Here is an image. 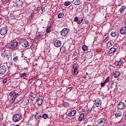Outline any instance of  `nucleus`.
Listing matches in <instances>:
<instances>
[{
	"label": "nucleus",
	"instance_id": "obj_1",
	"mask_svg": "<svg viewBox=\"0 0 126 126\" xmlns=\"http://www.w3.org/2000/svg\"><path fill=\"white\" fill-rule=\"evenodd\" d=\"M12 120L14 123H18L22 120V115L20 114H15L13 115Z\"/></svg>",
	"mask_w": 126,
	"mask_h": 126
},
{
	"label": "nucleus",
	"instance_id": "obj_2",
	"mask_svg": "<svg viewBox=\"0 0 126 126\" xmlns=\"http://www.w3.org/2000/svg\"><path fill=\"white\" fill-rule=\"evenodd\" d=\"M18 41H17V39H14L12 40L9 45V48L10 49H12V50H14L15 48H17V46H18Z\"/></svg>",
	"mask_w": 126,
	"mask_h": 126
},
{
	"label": "nucleus",
	"instance_id": "obj_3",
	"mask_svg": "<svg viewBox=\"0 0 126 126\" xmlns=\"http://www.w3.org/2000/svg\"><path fill=\"white\" fill-rule=\"evenodd\" d=\"M18 42L25 48H27V47H29V46H30V42H28L26 39H18Z\"/></svg>",
	"mask_w": 126,
	"mask_h": 126
},
{
	"label": "nucleus",
	"instance_id": "obj_4",
	"mask_svg": "<svg viewBox=\"0 0 126 126\" xmlns=\"http://www.w3.org/2000/svg\"><path fill=\"white\" fill-rule=\"evenodd\" d=\"M6 71H7V65H2L0 67V74H1V75H3V74H5Z\"/></svg>",
	"mask_w": 126,
	"mask_h": 126
},
{
	"label": "nucleus",
	"instance_id": "obj_5",
	"mask_svg": "<svg viewBox=\"0 0 126 126\" xmlns=\"http://www.w3.org/2000/svg\"><path fill=\"white\" fill-rule=\"evenodd\" d=\"M22 99V97L17 94V95H16L15 97L13 96L12 99L10 100L11 103H13L14 102H15L16 103H17V102H19L20 100Z\"/></svg>",
	"mask_w": 126,
	"mask_h": 126
},
{
	"label": "nucleus",
	"instance_id": "obj_6",
	"mask_svg": "<svg viewBox=\"0 0 126 126\" xmlns=\"http://www.w3.org/2000/svg\"><path fill=\"white\" fill-rule=\"evenodd\" d=\"M106 124V119L104 118H101L97 121L98 126H104Z\"/></svg>",
	"mask_w": 126,
	"mask_h": 126
},
{
	"label": "nucleus",
	"instance_id": "obj_7",
	"mask_svg": "<svg viewBox=\"0 0 126 126\" xmlns=\"http://www.w3.org/2000/svg\"><path fill=\"white\" fill-rule=\"evenodd\" d=\"M16 6L18 8H21L23 5V1L19 0L15 2Z\"/></svg>",
	"mask_w": 126,
	"mask_h": 126
},
{
	"label": "nucleus",
	"instance_id": "obj_8",
	"mask_svg": "<svg viewBox=\"0 0 126 126\" xmlns=\"http://www.w3.org/2000/svg\"><path fill=\"white\" fill-rule=\"evenodd\" d=\"M47 33H49L48 32H46L45 34L44 32H41L37 35V36L36 37V39H44V38H46V35L47 34Z\"/></svg>",
	"mask_w": 126,
	"mask_h": 126
},
{
	"label": "nucleus",
	"instance_id": "obj_9",
	"mask_svg": "<svg viewBox=\"0 0 126 126\" xmlns=\"http://www.w3.org/2000/svg\"><path fill=\"white\" fill-rule=\"evenodd\" d=\"M94 104L96 107H101L102 105V101L100 98H96L95 100Z\"/></svg>",
	"mask_w": 126,
	"mask_h": 126
},
{
	"label": "nucleus",
	"instance_id": "obj_10",
	"mask_svg": "<svg viewBox=\"0 0 126 126\" xmlns=\"http://www.w3.org/2000/svg\"><path fill=\"white\" fill-rule=\"evenodd\" d=\"M54 45L56 48H60L62 46V41L60 40H57L54 42Z\"/></svg>",
	"mask_w": 126,
	"mask_h": 126
},
{
	"label": "nucleus",
	"instance_id": "obj_11",
	"mask_svg": "<svg viewBox=\"0 0 126 126\" xmlns=\"http://www.w3.org/2000/svg\"><path fill=\"white\" fill-rule=\"evenodd\" d=\"M28 103H29V100H28V99H24L20 103V106L22 107H25V106H26Z\"/></svg>",
	"mask_w": 126,
	"mask_h": 126
},
{
	"label": "nucleus",
	"instance_id": "obj_12",
	"mask_svg": "<svg viewBox=\"0 0 126 126\" xmlns=\"http://www.w3.org/2000/svg\"><path fill=\"white\" fill-rule=\"evenodd\" d=\"M117 108L119 110H123L125 108V103L121 101L117 105Z\"/></svg>",
	"mask_w": 126,
	"mask_h": 126
},
{
	"label": "nucleus",
	"instance_id": "obj_13",
	"mask_svg": "<svg viewBox=\"0 0 126 126\" xmlns=\"http://www.w3.org/2000/svg\"><path fill=\"white\" fill-rule=\"evenodd\" d=\"M35 120H40V119H42V115L40 114L38 112H36L34 115Z\"/></svg>",
	"mask_w": 126,
	"mask_h": 126
},
{
	"label": "nucleus",
	"instance_id": "obj_14",
	"mask_svg": "<svg viewBox=\"0 0 126 126\" xmlns=\"http://www.w3.org/2000/svg\"><path fill=\"white\" fill-rule=\"evenodd\" d=\"M115 116L116 119H117V118H121V117L123 116V112L121 111H118L116 112Z\"/></svg>",
	"mask_w": 126,
	"mask_h": 126
},
{
	"label": "nucleus",
	"instance_id": "obj_15",
	"mask_svg": "<svg viewBox=\"0 0 126 126\" xmlns=\"http://www.w3.org/2000/svg\"><path fill=\"white\" fill-rule=\"evenodd\" d=\"M76 115V110H74L68 114V117H74Z\"/></svg>",
	"mask_w": 126,
	"mask_h": 126
},
{
	"label": "nucleus",
	"instance_id": "obj_16",
	"mask_svg": "<svg viewBox=\"0 0 126 126\" xmlns=\"http://www.w3.org/2000/svg\"><path fill=\"white\" fill-rule=\"evenodd\" d=\"M116 51H117V48L112 47L110 49L109 51H108L109 54L111 55L112 54H115L116 53Z\"/></svg>",
	"mask_w": 126,
	"mask_h": 126
},
{
	"label": "nucleus",
	"instance_id": "obj_17",
	"mask_svg": "<svg viewBox=\"0 0 126 126\" xmlns=\"http://www.w3.org/2000/svg\"><path fill=\"white\" fill-rule=\"evenodd\" d=\"M36 104L38 106H41L43 104V99L41 98H38L36 101Z\"/></svg>",
	"mask_w": 126,
	"mask_h": 126
},
{
	"label": "nucleus",
	"instance_id": "obj_18",
	"mask_svg": "<svg viewBox=\"0 0 126 126\" xmlns=\"http://www.w3.org/2000/svg\"><path fill=\"white\" fill-rule=\"evenodd\" d=\"M114 75L115 78H118V77H120V76L121 75V72L119 71H116L114 73Z\"/></svg>",
	"mask_w": 126,
	"mask_h": 126
},
{
	"label": "nucleus",
	"instance_id": "obj_19",
	"mask_svg": "<svg viewBox=\"0 0 126 126\" xmlns=\"http://www.w3.org/2000/svg\"><path fill=\"white\" fill-rule=\"evenodd\" d=\"M78 22H77V24H81L82 21H83V17L82 16H79L78 17Z\"/></svg>",
	"mask_w": 126,
	"mask_h": 126
},
{
	"label": "nucleus",
	"instance_id": "obj_20",
	"mask_svg": "<svg viewBox=\"0 0 126 126\" xmlns=\"http://www.w3.org/2000/svg\"><path fill=\"white\" fill-rule=\"evenodd\" d=\"M84 113H81L78 119L79 122H82L84 120Z\"/></svg>",
	"mask_w": 126,
	"mask_h": 126
},
{
	"label": "nucleus",
	"instance_id": "obj_21",
	"mask_svg": "<svg viewBox=\"0 0 126 126\" xmlns=\"http://www.w3.org/2000/svg\"><path fill=\"white\" fill-rule=\"evenodd\" d=\"M18 93L15 92H10L9 94V96H11V97H15L16 95H17Z\"/></svg>",
	"mask_w": 126,
	"mask_h": 126
},
{
	"label": "nucleus",
	"instance_id": "obj_22",
	"mask_svg": "<svg viewBox=\"0 0 126 126\" xmlns=\"http://www.w3.org/2000/svg\"><path fill=\"white\" fill-rule=\"evenodd\" d=\"M114 45V41L113 40H110L107 42V46L109 48V47H112Z\"/></svg>",
	"mask_w": 126,
	"mask_h": 126
},
{
	"label": "nucleus",
	"instance_id": "obj_23",
	"mask_svg": "<svg viewBox=\"0 0 126 126\" xmlns=\"http://www.w3.org/2000/svg\"><path fill=\"white\" fill-rule=\"evenodd\" d=\"M126 6L125 5L122 6L119 9L120 12H121V13H123L125 12V10H126Z\"/></svg>",
	"mask_w": 126,
	"mask_h": 126
},
{
	"label": "nucleus",
	"instance_id": "obj_24",
	"mask_svg": "<svg viewBox=\"0 0 126 126\" xmlns=\"http://www.w3.org/2000/svg\"><path fill=\"white\" fill-rule=\"evenodd\" d=\"M123 63H124L123 60H120L119 62H117L115 63V64L116 66H121L122 64H123Z\"/></svg>",
	"mask_w": 126,
	"mask_h": 126
},
{
	"label": "nucleus",
	"instance_id": "obj_25",
	"mask_svg": "<svg viewBox=\"0 0 126 126\" xmlns=\"http://www.w3.org/2000/svg\"><path fill=\"white\" fill-rule=\"evenodd\" d=\"M72 68L74 69H78V64L77 63H75L73 64Z\"/></svg>",
	"mask_w": 126,
	"mask_h": 126
},
{
	"label": "nucleus",
	"instance_id": "obj_26",
	"mask_svg": "<svg viewBox=\"0 0 126 126\" xmlns=\"http://www.w3.org/2000/svg\"><path fill=\"white\" fill-rule=\"evenodd\" d=\"M89 9V7H88V5H86L84 6V10L86 13L88 12Z\"/></svg>",
	"mask_w": 126,
	"mask_h": 126
},
{
	"label": "nucleus",
	"instance_id": "obj_27",
	"mask_svg": "<svg viewBox=\"0 0 126 126\" xmlns=\"http://www.w3.org/2000/svg\"><path fill=\"white\" fill-rule=\"evenodd\" d=\"M20 78H22V77H25L27 76V73H21L19 74Z\"/></svg>",
	"mask_w": 126,
	"mask_h": 126
},
{
	"label": "nucleus",
	"instance_id": "obj_28",
	"mask_svg": "<svg viewBox=\"0 0 126 126\" xmlns=\"http://www.w3.org/2000/svg\"><path fill=\"white\" fill-rule=\"evenodd\" d=\"M119 32H111V33H110L111 36H112V37H116L117 36V35H118Z\"/></svg>",
	"mask_w": 126,
	"mask_h": 126
},
{
	"label": "nucleus",
	"instance_id": "obj_29",
	"mask_svg": "<svg viewBox=\"0 0 126 126\" xmlns=\"http://www.w3.org/2000/svg\"><path fill=\"white\" fill-rule=\"evenodd\" d=\"M80 3H81V2H80V0H76L74 2V4L75 5H80Z\"/></svg>",
	"mask_w": 126,
	"mask_h": 126
},
{
	"label": "nucleus",
	"instance_id": "obj_30",
	"mask_svg": "<svg viewBox=\"0 0 126 126\" xmlns=\"http://www.w3.org/2000/svg\"><path fill=\"white\" fill-rule=\"evenodd\" d=\"M0 32H7V28L5 27L2 28L0 29Z\"/></svg>",
	"mask_w": 126,
	"mask_h": 126
},
{
	"label": "nucleus",
	"instance_id": "obj_31",
	"mask_svg": "<svg viewBox=\"0 0 126 126\" xmlns=\"http://www.w3.org/2000/svg\"><path fill=\"white\" fill-rule=\"evenodd\" d=\"M63 16H64V14H63V13H60L58 15V18H63Z\"/></svg>",
	"mask_w": 126,
	"mask_h": 126
},
{
	"label": "nucleus",
	"instance_id": "obj_32",
	"mask_svg": "<svg viewBox=\"0 0 126 126\" xmlns=\"http://www.w3.org/2000/svg\"><path fill=\"white\" fill-rule=\"evenodd\" d=\"M120 32H126V27L121 28Z\"/></svg>",
	"mask_w": 126,
	"mask_h": 126
},
{
	"label": "nucleus",
	"instance_id": "obj_33",
	"mask_svg": "<svg viewBox=\"0 0 126 126\" xmlns=\"http://www.w3.org/2000/svg\"><path fill=\"white\" fill-rule=\"evenodd\" d=\"M71 3L70 1H66L64 2V5L65 6H68V5H70Z\"/></svg>",
	"mask_w": 126,
	"mask_h": 126
},
{
	"label": "nucleus",
	"instance_id": "obj_34",
	"mask_svg": "<svg viewBox=\"0 0 126 126\" xmlns=\"http://www.w3.org/2000/svg\"><path fill=\"white\" fill-rule=\"evenodd\" d=\"M70 30L67 28L63 29L62 31H61V32H69Z\"/></svg>",
	"mask_w": 126,
	"mask_h": 126
},
{
	"label": "nucleus",
	"instance_id": "obj_35",
	"mask_svg": "<svg viewBox=\"0 0 126 126\" xmlns=\"http://www.w3.org/2000/svg\"><path fill=\"white\" fill-rule=\"evenodd\" d=\"M42 118H43V119H44V120H47V119H48V114H44L42 115Z\"/></svg>",
	"mask_w": 126,
	"mask_h": 126
},
{
	"label": "nucleus",
	"instance_id": "obj_36",
	"mask_svg": "<svg viewBox=\"0 0 126 126\" xmlns=\"http://www.w3.org/2000/svg\"><path fill=\"white\" fill-rule=\"evenodd\" d=\"M61 34L62 36L64 37V36H66V35H67V32H61Z\"/></svg>",
	"mask_w": 126,
	"mask_h": 126
},
{
	"label": "nucleus",
	"instance_id": "obj_37",
	"mask_svg": "<svg viewBox=\"0 0 126 126\" xmlns=\"http://www.w3.org/2000/svg\"><path fill=\"white\" fill-rule=\"evenodd\" d=\"M88 47H87V46L86 45H83L82 46V49L83 51H87V49H88Z\"/></svg>",
	"mask_w": 126,
	"mask_h": 126
},
{
	"label": "nucleus",
	"instance_id": "obj_38",
	"mask_svg": "<svg viewBox=\"0 0 126 126\" xmlns=\"http://www.w3.org/2000/svg\"><path fill=\"white\" fill-rule=\"evenodd\" d=\"M13 62L16 63L18 61V56H16L13 59Z\"/></svg>",
	"mask_w": 126,
	"mask_h": 126
},
{
	"label": "nucleus",
	"instance_id": "obj_39",
	"mask_svg": "<svg viewBox=\"0 0 126 126\" xmlns=\"http://www.w3.org/2000/svg\"><path fill=\"white\" fill-rule=\"evenodd\" d=\"M1 56L2 57V58H3V59H5V58H7V55L5 54V53H3L1 54Z\"/></svg>",
	"mask_w": 126,
	"mask_h": 126
},
{
	"label": "nucleus",
	"instance_id": "obj_40",
	"mask_svg": "<svg viewBox=\"0 0 126 126\" xmlns=\"http://www.w3.org/2000/svg\"><path fill=\"white\" fill-rule=\"evenodd\" d=\"M110 81V77H107V78L105 80L104 82L105 83H108Z\"/></svg>",
	"mask_w": 126,
	"mask_h": 126
},
{
	"label": "nucleus",
	"instance_id": "obj_41",
	"mask_svg": "<svg viewBox=\"0 0 126 126\" xmlns=\"http://www.w3.org/2000/svg\"><path fill=\"white\" fill-rule=\"evenodd\" d=\"M40 10L42 11V12H45V7L41 6L40 8Z\"/></svg>",
	"mask_w": 126,
	"mask_h": 126
},
{
	"label": "nucleus",
	"instance_id": "obj_42",
	"mask_svg": "<svg viewBox=\"0 0 126 126\" xmlns=\"http://www.w3.org/2000/svg\"><path fill=\"white\" fill-rule=\"evenodd\" d=\"M46 32H51V26H48L47 28Z\"/></svg>",
	"mask_w": 126,
	"mask_h": 126
},
{
	"label": "nucleus",
	"instance_id": "obj_43",
	"mask_svg": "<svg viewBox=\"0 0 126 126\" xmlns=\"http://www.w3.org/2000/svg\"><path fill=\"white\" fill-rule=\"evenodd\" d=\"M7 33V32H0V34L1 35V36H5Z\"/></svg>",
	"mask_w": 126,
	"mask_h": 126
},
{
	"label": "nucleus",
	"instance_id": "obj_44",
	"mask_svg": "<svg viewBox=\"0 0 126 126\" xmlns=\"http://www.w3.org/2000/svg\"><path fill=\"white\" fill-rule=\"evenodd\" d=\"M63 105L64 107H67V106H68V105H69V104L66 102H63Z\"/></svg>",
	"mask_w": 126,
	"mask_h": 126
},
{
	"label": "nucleus",
	"instance_id": "obj_45",
	"mask_svg": "<svg viewBox=\"0 0 126 126\" xmlns=\"http://www.w3.org/2000/svg\"><path fill=\"white\" fill-rule=\"evenodd\" d=\"M77 69H74V74L75 75H77V74H78V71H77Z\"/></svg>",
	"mask_w": 126,
	"mask_h": 126
},
{
	"label": "nucleus",
	"instance_id": "obj_46",
	"mask_svg": "<svg viewBox=\"0 0 126 126\" xmlns=\"http://www.w3.org/2000/svg\"><path fill=\"white\" fill-rule=\"evenodd\" d=\"M74 22H78V17H75L74 19Z\"/></svg>",
	"mask_w": 126,
	"mask_h": 126
},
{
	"label": "nucleus",
	"instance_id": "obj_47",
	"mask_svg": "<svg viewBox=\"0 0 126 126\" xmlns=\"http://www.w3.org/2000/svg\"><path fill=\"white\" fill-rule=\"evenodd\" d=\"M7 78H4L3 81V84H5V83H6V82H7Z\"/></svg>",
	"mask_w": 126,
	"mask_h": 126
},
{
	"label": "nucleus",
	"instance_id": "obj_48",
	"mask_svg": "<svg viewBox=\"0 0 126 126\" xmlns=\"http://www.w3.org/2000/svg\"><path fill=\"white\" fill-rule=\"evenodd\" d=\"M32 97V98H36V97H37V95H36V94H32V95H31Z\"/></svg>",
	"mask_w": 126,
	"mask_h": 126
},
{
	"label": "nucleus",
	"instance_id": "obj_49",
	"mask_svg": "<svg viewBox=\"0 0 126 126\" xmlns=\"http://www.w3.org/2000/svg\"><path fill=\"white\" fill-rule=\"evenodd\" d=\"M105 84H106L105 82H104L103 83H101V87H104V86H105Z\"/></svg>",
	"mask_w": 126,
	"mask_h": 126
},
{
	"label": "nucleus",
	"instance_id": "obj_50",
	"mask_svg": "<svg viewBox=\"0 0 126 126\" xmlns=\"http://www.w3.org/2000/svg\"><path fill=\"white\" fill-rule=\"evenodd\" d=\"M91 111H93L92 108H89L88 109V112H89V113H91Z\"/></svg>",
	"mask_w": 126,
	"mask_h": 126
},
{
	"label": "nucleus",
	"instance_id": "obj_51",
	"mask_svg": "<svg viewBox=\"0 0 126 126\" xmlns=\"http://www.w3.org/2000/svg\"><path fill=\"white\" fill-rule=\"evenodd\" d=\"M89 23H90L89 20H86L85 23V24H87V25H88V24H89Z\"/></svg>",
	"mask_w": 126,
	"mask_h": 126
},
{
	"label": "nucleus",
	"instance_id": "obj_52",
	"mask_svg": "<svg viewBox=\"0 0 126 126\" xmlns=\"http://www.w3.org/2000/svg\"><path fill=\"white\" fill-rule=\"evenodd\" d=\"M74 57H77V52H75L73 53Z\"/></svg>",
	"mask_w": 126,
	"mask_h": 126
},
{
	"label": "nucleus",
	"instance_id": "obj_53",
	"mask_svg": "<svg viewBox=\"0 0 126 126\" xmlns=\"http://www.w3.org/2000/svg\"><path fill=\"white\" fill-rule=\"evenodd\" d=\"M120 34H122V35H126V32H120Z\"/></svg>",
	"mask_w": 126,
	"mask_h": 126
},
{
	"label": "nucleus",
	"instance_id": "obj_54",
	"mask_svg": "<svg viewBox=\"0 0 126 126\" xmlns=\"http://www.w3.org/2000/svg\"><path fill=\"white\" fill-rule=\"evenodd\" d=\"M60 51H64V50L63 49V47H62V48H60Z\"/></svg>",
	"mask_w": 126,
	"mask_h": 126
},
{
	"label": "nucleus",
	"instance_id": "obj_55",
	"mask_svg": "<svg viewBox=\"0 0 126 126\" xmlns=\"http://www.w3.org/2000/svg\"><path fill=\"white\" fill-rule=\"evenodd\" d=\"M114 81H111L110 84H111V85H113V84H114Z\"/></svg>",
	"mask_w": 126,
	"mask_h": 126
},
{
	"label": "nucleus",
	"instance_id": "obj_56",
	"mask_svg": "<svg viewBox=\"0 0 126 126\" xmlns=\"http://www.w3.org/2000/svg\"><path fill=\"white\" fill-rule=\"evenodd\" d=\"M32 30H34V29H37V27L35 26L34 27H32Z\"/></svg>",
	"mask_w": 126,
	"mask_h": 126
},
{
	"label": "nucleus",
	"instance_id": "obj_57",
	"mask_svg": "<svg viewBox=\"0 0 126 126\" xmlns=\"http://www.w3.org/2000/svg\"><path fill=\"white\" fill-rule=\"evenodd\" d=\"M10 126H19V125H17L15 126V125L12 124Z\"/></svg>",
	"mask_w": 126,
	"mask_h": 126
},
{
	"label": "nucleus",
	"instance_id": "obj_58",
	"mask_svg": "<svg viewBox=\"0 0 126 126\" xmlns=\"http://www.w3.org/2000/svg\"><path fill=\"white\" fill-rule=\"evenodd\" d=\"M27 63H29V60H26V61Z\"/></svg>",
	"mask_w": 126,
	"mask_h": 126
},
{
	"label": "nucleus",
	"instance_id": "obj_59",
	"mask_svg": "<svg viewBox=\"0 0 126 126\" xmlns=\"http://www.w3.org/2000/svg\"><path fill=\"white\" fill-rule=\"evenodd\" d=\"M34 99H35V98H34L32 97V99H31L32 101H34Z\"/></svg>",
	"mask_w": 126,
	"mask_h": 126
},
{
	"label": "nucleus",
	"instance_id": "obj_60",
	"mask_svg": "<svg viewBox=\"0 0 126 126\" xmlns=\"http://www.w3.org/2000/svg\"><path fill=\"white\" fill-rule=\"evenodd\" d=\"M110 88H113V85H111V86H110Z\"/></svg>",
	"mask_w": 126,
	"mask_h": 126
},
{
	"label": "nucleus",
	"instance_id": "obj_61",
	"mask_svg": "<svg viewBox=\"0 0 126 126\" xmlns=\"http://www.w3.org/2000/svg\"><path fill=\"white\" fill-rule=\"evenodd\" d=\"M31 16L32 18L33 17V13L32 14Z\"/></svg>",
	"mask_w": 126,
	"mask_h": 126
},
{
	"label": "nucleus",
	"instance_id": "obj_62",
	"mask_svg": "<svg viewBox=\"0 0 126 126\" xmlns=\"http://www.w3.org/2000/svg\"><path fill=\"white\" fill-rule=\"evenodd\" d=\"M125 118L126 119V114H125Z\"/></svg>",
	"mask_w": 126,
	"mask_h": 126
},
{
	"label": "nucleus",
	"instance_id": "obj_63",
	"mask_svg": "<svg viewBox=\"0 0 126 126\" xmlns=\"http://www.w3.org/2000/svg\"><path fill=\"white\" fill-rule=\"evenodd\" d=\"M123 126H126V124L124 125Z\"/></svg>",
	"mask_w": 126,
	"mask_h": 126
},
{
	"label": "nucleus",
	"instance_id": "obj_64",
	"mask_svg": "<svg viewBox=\"0 0 126 126\" xmlns=\"http://www.w3.org/2000/svg\"><path fill=\"white\" fill-rule=\"evenodd\" d=\"M86 74H88V73H86Z\"/></svg>",
	"mask_w": 126,
	"mask_h": 126
}]
</instances>
